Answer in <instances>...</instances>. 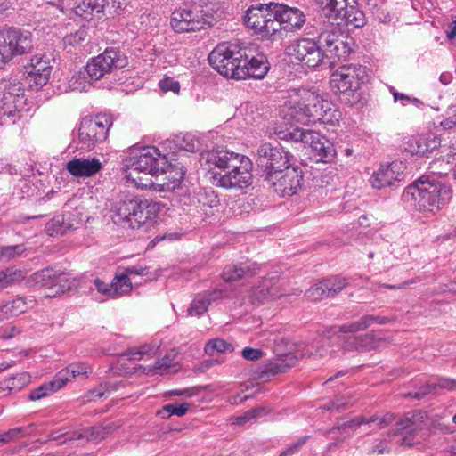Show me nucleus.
Segmentation results:
<instances>
[{"instance_id":"obj_27","label":"nucleus","mask_w":456,"mask_h":456,"mask_svg":"<svg viewBox=\"0 0 456 456\" xmlns=\"http://www.w3.org/2000/svg\"><path fill=\"white\" fill-rule=\"evenodd\" d=\"M310 116H314V121H320L323 124L336 125L342 118L341 111L330 101L326 100L321 107H314L310 110Z\"/></svg>"},{"instance_id":"obj_34","label":"nucleus","mask_w":456,"mask_h":456,"mask_svg":"<svg viewBox=\"0 0 456 456\" xmlns=\"http://www.w3.org/2000/svg\"><path fill=\"white\" fill-rule=\"evenodd\" d=\"M280 297L278 288L273 281V278H265L261 284L253 289L251 300L253 304H260L268 298Z\"/></svg>"},{"instance_id":"obj_16","label":"nucleus","mask_w":456,"mask_h":456,"mask_svg":"<svg viewBox=\"0 0 456 456\" xmlns=\"http://www.w3.org/2000/svg\"><path fill=\"white\" fill-rule=\"evenodd\" d=\"M258 160L265 162V174L267 172L281 170L290 165L293 156L281 146H273L265 142L257 149Z\"/></svg>"},{"instance_id":"obj_6","label":"nucleus","mask_w":456,"mask_h":456,"mask_svg":"<svg viewBox=\"0 0 456 456\" xmlns=\"http://www.w3.org/2000/svg\"><path fill=\"white\" fill-rule=\"evenodd\" d=\"M316 3L331 24L358 28L366 23L365 15L357 7L355 0H316Z\"/></svg>"},{"instance_id":"obj_32","label":"nucleus","mask_w":456,"mask_h":456,"mask_svg":"<svg viewBox=\"0 0 456 456\" xmlns=\"http://www.w3.org/2000/svg\"><path fill=\"white\" fill-rule=\"evenodd\" d=\"M256 264L230 265L224 269L222 277L225 281H235L251 277L256 273Z\"/></svg>"},{"instance_id":"obj_45","label":"nucleus","mask_w":456,"mask_h":456,"mask_svg":"<svg viewBox=\"0 0 456 456\" xmlns=\"http://www.w3.org/2000/svg\"><path fill=\"white\" fill-rule=\"evenodd\" d=\"M176 355L175 354H167L159 359L155 364V370L159 374L176 372L178 370Z\"/></svg>"},{"instance_id":"obj_7","label":"nucleus","mask_w":456,"mask_h":456,"mask_svg":"<svg viewBox=\"0 0 456 456\" xmlns=\"http://www.w3.org/2000/svg\"><path fill=\"white\" fill-rule=\"evenodd\" d=\"M275 3L256 4L249 7L245 14L244 21L248 28L261 38L269 39L280 31V24L276 20Z\"/></svg>"},{"instance_id":"obj_61","label":"nucleus","mask_w":456,"mask_h":456,"mask_svg":"<svg viewBox=\"0 0 456 456\" xmlns=\"http://www.w3.org/2000/svg\"><path fill=\"white\" fill-rule=\"evenodd\" d=\"M16 272L12 269H6L0 272V290L9 287L14 281Z\"/></svg>"},{"instance_id":"obj_55","label":"nucleus","mask_w":456,"mask_h":456,"mask_svg":"<svg viewBox=\"0 0 456 456\" xmlns=\"http://www.w3.org/2000/svg\"><path fill=\"white\" fill-rule=\"evenodd\" d=\"M106 435L105 428L102 427H92L89 429L85 430L84 433L80 434L77 438H86L87 441L102 439Z\"/></svg>"},{"instance_id":"obj_19","label":"nucleus","mask_w":456,"mask_h":456,"mask_svg":"<svg viewBox=\"0 0 456 456\" xmlns=\"http://www.w3.org/2000/svg\"><path fill=\"white\" fill-rule=\"evenodd\" d=\"M237 79H246L248 77L261 79L269 70L266 57L263 54L249 56L245 53L242 57L240 69H238Z\"/></svg>"},{"instance_id":"obj_17","label":"nucleus","mask_w":456,"mask_h":456,"mask_svg":"<svg viewBox=\"0 0 456 456\" xmlns=\"http://www.w3.org/2000/svg\"><path fill=\"white\" fill-rule=\"evenodd\" d=\"M273 7L275 8L276 20L280 24V31L281 29L286 31L300 30L305 24V15L298 8L277 3Z\"/></svg>"},{"instance_id":"obj_23","label":"nucleus","mask_w":456,"mask_h":456,"mask_svg":"<svg viewBox=\"0 0 456 456\" xmlns=\"http://www.w3.org/2000/svg\"><path fill=\"white\" fill-rule=\"evenodd\" d=\"M28 69L30 80L37 89L42 88L49 81L52 67L48 59L38 55L33 56Z\"/></svg>"},{"instance_id":"obj_15","label":"nucleus","mask_w":456,"mask_h":456,"mask_svg":"<svg viewBox=\"0 0 456 456\" xmlns=\"http://www.w3.org/2000/svg\"><path fill=\"white\" fill-rule=\"evenodd\" d=\"M126 59L115 48H107L102 53L92 58L86 66L91 80L97 81L106 74L126 65Z\"/></svg>"},{"instance_id":"obj_8","label":"nucleus","mask_w":456,"mask_h":456,"mask_svg":"<svg viewBox=\"0 0 456 456\" xmlns=\"http://www.w3.org/2000/svg\"><path fill=\"white\" fill-rule=\"evenodd\" d=\"M245 50L235 44L223 42L218 44L209 53L210 65L221 75L237 79Z\"/></svg>"},{"instance_id":"obj_57","label":"nucleus","mask_w":456,"mask_h":456,"mask_svg":"<svg viewBox=\"0 0 456 456\" xmlns=\"http://www.w3.org/2000/svg\"><path fill=\"white\" fill-rule=\"evenodd\" d=\"M264 411V408L250 409L244 414L236 417L234 424L243 425L253 419L258 418Z\"/></svg>"},{"instance_id":"obj_5","label":"nucleus","mask_w":456,"mask_h":456,"mask_svg":"<svg viewBox=\"0 0 456 456\" xmlns=\"http://www.w3.org/2000/svg\"><path fill=\"white\" fill-rule=\"evenodd\" d=\"M326 102L319 94L305 88H293L288 91V100L281 106L280 114L289 122L308 125L314 121L310 110L321 107Z\"/></svg>"},{"instance_id":"obj_38","label":"nucleus","mask_w":456,"mask_h":456,"mask_svg":"<svg viewBox=\"0 0 456 456\" xmlns=\"http://www.w3.org/2000/svg\"><path fill=\"white\" fill-rule=\"evenodd\" d=\"M34 305L32 299L27 300L24 297H16L12 301L4 303L2 307V313L7 317H12L25 313Z\"/></svg>"},{"instance_id":"obj_56","label":"nucleus","mask_w":456,"mask_h":456,"mask_svg":"<svg viewBox=\"0 0 456 456\" xmlns=\"http://www.w3.org/2000/svg\"><path fill=\"white\" fill-rule=\"evenodd\" d=\"M354 348L357 350L368 351L374 347V338L372 336L364 335L354 338Z\"/></svg>"},{"instance_id":"obj_43","label":"nucleus","mask_w":456,"mask_h":456,"mask_svg":"<svg viewBox=\"0 0 456 456\" xmlns=\"http://www.w3.org/2000/svg\"><path fill=\"white\" fill-rule=\"evenodd\" d=\"M27 373H19L0 381L1 390H20L28 383Z\"/></svg>"},{"instance_id":"obj_31","label":"nucleus","mask_w":456,"mask_h":456,"mask_svg":"<svg viewBox=\"0 0 456 456\" xmlns=\"http://www.w3.org/2000/svg\"><path fill=\"white\" fill-rule=\"evenodd\" d=\"M220 296L218 291H205L196 295L187 309L189 316H200L208 309L209 305Z\"/></svg>"},{"instance_id":"obj_44","label":"nucleus","mask_w":456,"mask_h":456,"mask_svg":"<svg viewBox=\"0 0 456 456\" xmlns=\"http://www.w3.org/2000/svg\"><path fill=\"white\" fill-rule=\"evenodd\" d=\"M93 81L94 80H91L87 76L85 69L72 76L69 81V86L72 91L84 92L90 88Z\"/></svg>"},{"instance_id":"obj_26","label":"nucleus","mask_w":456,"mask_h":456,"mask_svg":"<svg viewBox=\"0 0 456 456\" xmlns=\"http://www.w3.org/2000/svg\"><path fill=\"white\" fill-rule=\"evenodd\" d=\"M26 99L23 94H4L3 99L2 115L4 122L15 123L16 119L20 118V112L25 105Z\"/></svg>"},{"instance_id":"obj_20","label":"nucleus","mask_w":456,"mask_h":456,"mask_svg":"<svg viewBox=\"0 0 456 456\" xmlns=\"http://www.w3.org/2000/svg\"><path fill=\"white\" fill-rule=\"evenodd\" d=\"M393 421L394 416L390 413H387L383 417L373 416L370 418H366L363 416H358L354 419L344 422L342 425L334 428L329 433L332 435V438H335L338 433H346L348 429L354 430L361 425H369L370 427L383 428Z\"/></svg>"},{"instance_id":"obj_54","label":"nucleus","mask_w":456,"mask_h":456,"mask_svg":"<svg viewBox=\"0 0 456 456\" xmlns=\"http://www.w3.org/2000/svg\"><path fill=\"white\" fill-rule=\"evenodd\" d=\"M160 90L164 93L172 92L178 94L180 92V84L177 80L170 77H166L159 82Z\"/></svg>"},{"instance_id":"obj_59","label":"nucleus","mask_w":456,"mask_h":456,"mask_svg":"<svg viewBox=\"0 0 456 456\" xmlns=\"http://www.w3.org/2000/svg\"><path fill=\"white\" fill-rule=\"evenodd\" d=\"M129 4V0H108L107 12L110 14H119Z\"/></svg>"},{"instance_id":"obj_49","label":"nucleus","mask_w":456,"mask_h":456,"mask_svg":"<svg viewBox=\"0 0 456 456\" xmlns=\"http://www.w3.org/2000/svg\"><path fill=\"white\" fill-rule=\"evenodd\" d=\"M322 282L324 284V289L327 290L329 297H334L347 284L346 280L340 277H332L322 281Z\"/></svg>"},{"instance_id":"obj_33","label":"nucleus","mask_w":456,"mask_h":456,"mask_svg":"<svg viewBox=\"0 0 456 456\" xmlns=\"http://www.w3.org/2000/svg\"><path fill=\"white\" fill-rule=\"evenodd\" d=\"M70 216L71 214L54 216L45 225L46 234L51 237L62 236L76 229L75 224L70 222Z\"/></svg>"},{"instance_id":"obj_10","label":"nucleus","mask_w":456,"mask_h":456,"mask_svg":"<svg viewBox=\"0 0 456 456\" xmlns=\"http://www.w3.org/2000/svg\"><path fill=\"white\" fill-rule=\"evenodd\" d=\"M33 47L32 34L15 28L0 30V69L13 57L23 55Z\"/></svg>"},{"instance_id":"obj_30","label":"nucleus","mask_w":456,"mask_h":456,"mask_svg":"<svg viewBox=\"0 0 456 456\" xmlns=\"http://www.w3.org/2000/svg\"><path fill=\"white\" fill-rule=\"evenodd\" d=\"M388 318L379 315H364L356 322L346 323L338 327H333L331 328V330H333L334 333L338 331L343 333L357 332L366 330L374 322L378 324H385L388 322Z\"/></svg>"},{"instance_id":"obj_35","label":"nucleus","mask_w":456,"mask_h":456,"mask_svg":"<svg viewBox=\"0 0 456 456\" xmlns=\"http://www.w3.org/2000/svg\"><path fill=\"white\" fill-rule=\"evenodd\" d=\"M108 0H84L76 9L77 15L91 20L95 15L107 12Z\"/></svg>"},{"instance_id":"obj_9","label":"nucleus","mask_w":456,"mask_h":456,"mask_svg":"<svg viewBox=\"0 0 456 456\" xmlns=\"http://www.w3.org/2000/svg\"><path fill=\"white\" fill-rule=\"evenodd\" d=\"M281 138L309 145L317 162L330 163L336 157L333 144L317 131L296 127Z\"/></svg>"},{"instance_id":"obj_46","label":"nucleus","mask_w":456,"mask_h":456,"mask_svg":"<svg viewBox=\"0 0 456 456\" xmlns=\"http://www.w3.org/2000/svg\"><path fill=\"white\" fill-rule=\"evenodd\" d=\"M205 351L209 355H214L215 353H228L233 351L232 344L227 343L225 340L221 338H215L209 340L206 346Z\"/></svg>"},{"instance_id":"obj_58","label":"nucleus","mask_w":456,"mask_h":456,"mask_svg":"<svg viewBox=\"0 0 456 456\" xmlns=\"http://www.w3.org/2000/svg\"><path fill=\"white\" fill-rule=\"evenodd\" d=\"M180 148L186 151L193 152L197 150L199 142L191 134H185L181 140H178Z\"/></svg>"},{"instance_id":"obj_29","label":"nucleus","mask_w":456,"mask_h":456,"mask_svg":"<svg viewBox=\"0 0 456 456\" xmlns=\"http://www.w3.org/2000/svg\"><path fill=\"white\" fill-rule=\"evenodd\" d=\"M92 370V367L87 363L73 362L56 373L57 382L63 387L72 379H86Z\"/></svg>"},{"instance_id":"obj_37","label":"nucleus","mask_w":456,"mask_h":456,"mask_svg":"<svg viewBox=\"0 0 456 456\" xmlns=\"http://www.w3.org/2000/svg\"><path fill=\"white\" fill-rule=\"evenodd\" d=\"M334 45L330 48L324 51L325 59H346L352 52L353 39L347 37H342L337 42H333Z\"/></svg>"},{"instance_id":"obj_13","label":"nucleus","mask_w":456,"mask_h":456,"mask_svg":"<svg viewBox=\"0 0 456 456\" xmlns=\"http://www.w3.org/2000/svg\"><path fill=\"white\" fill-rule=\"evenodd\" d=\"M303 174L298 167H284L266 173L265 181L281 197L295 195L302 185Z\"/></svg>"},{"instance_id":"obj_3","label":"nucleus","mask_w":456,"mask_h":456,"mask_svg":"<svg viewBox=\"0 0 456 456\" xmlns=\"http://www.w3.org/2000/svg\"><path fill=\"white\" fill-rule=\"evenodd\" d=\"M452 187L436 175H423L407 186L402 200L420 212L439 211L451 199Z\"/></svg>"},{"instance_id":"obj_41","label":"nucleus","mask_w":456,"mask_h":456,"mask_svg":"<svg viewBox=\"0 0 456 456\" xmlns=\"http://www.w3.org/2000/svg\"><path fill=\"white\" fill-rule=\"evenodd\" d=\"M330 28L323 29L320 32L318 36V44L324 47L323 50H328L331 45H334L333 42H337L345 37L346 35L342 33L341 29L338 28L339 25L331 24Z\"/></svg>"},{"instance_id":"obj_24","label":"nucleus","mask_w":456,"mask_h":456,"mask_svg":"<svg viewBox=\"0 0 456 456\" xmlns=\"http://www.w3.org/2000/svg\"><path fill=\"white\" fill-rule=\"evenodd\" d=\"M136 205L137 207L134 206V211L132 212L130 226L132 229L153 221L159 211V205L156 202L136 200Z\"/></svg>"},{"instance_id":"obj_48","label":"nucleus","mask_w":456,"mask_h":456,"mask_svg":"<svg viewBox=\"0 0 456 456\" xmlns=\"http://www.w3.org/2000/svg\"><path fill=\"white\" fill-rule=\"evenodd\" d=\"M94 287H91L92 294L95 290L100 296V301L103 302L106 300L113 299L112 289L110 288V283H107L102 281L99 278H96L93 281Z\"/></svg>"},{"instance_id":"obj_25","label":"nucleus","mask_w":456,"mask_h":456,"mask_svg":"<svg viewBox=\"0 0 456 456\" xmlns=\"http://www.w3.org/2000/svg\"><path fill=\"white\" fill-rule=\"evenodd\" d=\"M440 143L441 140L436 135H418L404 143V150L411 155L422 156L436 149Z\"/></svg>"},{"instance_id":"obj_14","label":"nucleus","mask_w":456,"mask_h":456,"mask_svg":"<svg viewBox=\"0 0 456 456\" xmlns=\"http://www.w3.org/2000/svg\"><path fill=\"white\" fill-rule=\"evenodd\" d=\"M288 53L308 68H317L324 63V51L314 38L296 40L288 47Z\"/></svg>"},{"instance_id":"obj_4","label":"nucleus","mask_w":456,"mask_h":456,"mask_svg":"<svg viewBox=\"0 0 456 456\" xmlns=\"http://www.w3.org/2000/svg\"><path fill=\"white\" fill-rule=\"evenodd\" d=\"M366 75L362 65H342L331 74L330 85L342 102L353 106L362 98L361 89Z\"/></svg>"},{"instance_id":"obj_51","label":"nucleus","mask_w":456,"mask_h":456,"mask_svg":"<svg viewBox=\"0 0 456 456\" xmlns=\"http://www.w3.org/2000/svg\"><path fill=\"white\" fill-rule=\"evenodd\" d=\"M24 251L23 245L0 247V258L9 261L20 256Z\"/></svg>"},{"instance_id":"obj_18","label":"nucleus","mask_w":456,"mask_h":456,"mask_svg":"<svg viewBox=\"0 0 456 456\" xmlns=\"http://www.w3.org/2000/svg\"><path fill=\"white\" fill-rule=\"evenodd\" d=\"M403 169L404 167L400 161H393L387 165H381L370 178V183L373 188L378 190L391 186L395 182L403 179Z\"/></svg>"},{"instance_id":"obj_11","label":"nucleus","mask_w":456,"mask_h":456,"mask_svg":"<svg viewBox=\"0 0 456 456\" xmlns=\"http://www.w3.org/2000/svg\"><path fill=\"white\" fill-rule=\"evenodd\" d=\"M214 17L209 10H198L197 7H187L175 10L170 17V25L175 32L188 33L211 26Z\"/></svg>"},{"instance_id":"obj_1","label":"nucleus","mask_w":456,"mask_h":456,"mask_svg":"<svg viewBox=\"0 0 456 456\" xmlns=\"http://www.w3.org/2000/svg\"><path fill=\"white\" fill-rule=\"evenodd\" d=\"M124 178L137 187L143 186L140 173L159 176L169 173L168 179L171 183H167V188L174 189L183 180L184 171L182 167L172 166L168 163L165 154L154 146L132 149L124 159Z\"/></svg>"},{"instance_id":"obj_12","label":"nucleus","mask_w":456,"mask_h":456,"mask_svg":"<svg viewBox=\"0 0 456 456\" xmlns=\"http://www.w3.org/2000/svg\"><path fill=\"white\" fill-rule=\"evenodd\" d=\"M111 126L112 119L109 115L99 114L95 117H86L81 120L79 126V141L87 148H93L107 139Z\"/></svg>"},{"instance_id":"obj_62","label":"nucleus","mask_w":456,"mask_h":456,"mask_svg":"<svg viewBox=\"0 0 456 456\" xmlns=\"http://www.w3.org/2000/svg\"><path fill=\"white\" fill-rule=\"evenodd\" d=\"M123 273L127 277L132 275L145 276L149 273V268L142 265H131L126 267Z\"/></svg>"},{"instance_id":"obj_21","label":"nucleus","mask_w":456,"mask_h":456,"mask_svg":"<svg viewBox=\"0 0 456 456\" xmlns=\"http://www.w3.org/2000/svg\"><path fill=\"white\" fill-rule=\"evenodd\" d=\"M67 171L77 178L92 177L102 169V164L96 158H75L66 164Z\"/></svg>"},{"instance_id":"obj_47","label":"nucleus","mask_w":456,"mask_h":456,"mask_svg":"<svg viewBox=\"0 0 456 456\" xmlns=\"http://www.w3.org/2000/svg\"><path fill=\"white\" fill-rule=\"evenodd\" d=\"M190 404L188 403H183L179 405L169 403L163 406L161 411H158V415H160L163 419L168 418L172 415L182 417L185 415L189 410Z\"/></svg>"},{"instance_id":"obj_60","label":"nucleus","mask_w":456,"mask_h":456,"mask_svg":"<svg viewBox=\"0 0 456 456\" xmlns=\"http://www.w3.org/2000/svg\"><path fill=\"white\" fill-rule=\"evenodd\" d=\"M86 37V31L85 28H80L74 33H71L64 37V43L69 45H79L85 40Z\"/></svg>"},{"instance_id":"obj_36","label":"nucleus","mask_w":456,"mask_h":456,"mask_svg":"<svg viewBox=\"0 0 456 456\" xmlns=\"http://www.w3.org/2000/svg\"><path fill=\"white\" fill-rule=\"evenodd\" d=\"M34 280L37 283H41L43 286H48L49 284L56 285L57 283L64 282L61 285V289L57 290L55 294L63 293L66 289H69L68 280L65 277L57 274V272L52 268L43 269L34 274Z\"/></svg>"},{"instance_id":"obj_22","label":"nucleus","mask_w":456,"mask_h":456,"mask_svg":"<svg viewBox=\"0 0 456 456\" xmlns=\"http://www.w3.org/2000/svg\"><path fill=\"white\" fill-rule=\"evenodd\" d=\"M420 430H422L421 425L407 417L397 422L396 431L394 434V437L395 438L398 436L396 444H399L403 447H411L412 445L419 444L417 436Z\"/></svg>"},{"instance_id":"obj_42","label":"nucleus","mask_w":456,"mask_h":456,"mask_svg":"<svg viewBox=\"0 0 456 456\" xmlns=\"http://www.w3.org/2000/svg\"><path fill=\"white\" fill-rule=\"evenodd\" d=\"M61 388H62V387L61 386L60 382H57V377L55 375L51 381L44 383L32 390L28 395V398L31 401H37L45 396H48L49 395L60 390Z\"/></svg>"},{"instance_id":"obj_50","label":"nucleus","mask_w":456,"mask_h":456,"mask_svg":"<svg viewBox=\"0 0 456 456\" xmlns=\"http://www.w3.org/2000/svg\"><path fill=\"white\" fill-rule=\"evenodd\" d=\"M438 127L444 130L456 129V102L449 106L446 116L439 122Z\"/></svg>"},{"instance_id":"obj_53","label":"nucleus","mask_w":456,"mask_h":456,"mask_svg":"<svg viewBox=\"0 0 456 456\" xmlns=\"http://www.w3.org/2000/svg\"><path fill=\"white\" fill-rule=\"evenodd\" d=\"M159 346L143 345L139 348H132L128 351L127 356L132 360H141L144 355L155 351Z\"/></svg>"},{"instance_id":"obj_39","label":"nucleus","mask_w":456,"mask_h":456,"mask_svg":"<svg viewBox=\"0 0 456 456\" xmlns=\"http://www.w3.org/2000/svg\"><path fill=\"white\" fill-rule=\"evenodd\" d=\"M436 388H444L448 390H456V379H448V378H441L438 379L436 383H428L423 386L419 391L414 394H409V395L420 399L426 395H428L435 391Z\"/></svg>"},{"instance_id":"obj_63","label":"nucleus","mask_w":456,"mask_h":456,"mask_svg":"<svg viewBox=\"0 0 456 456\" xmlns=\"http://www.w3.org/2000/svg\"><path fill=\"white\" fill-rule=\"evenodd\" d=\"M308 439L309 436L301 437L296 443L289 445L284 452H281L280 456H289L297 452Z\"/></svg>"},{"instance_id":"obj_28","label":"nucleus","mask_w":456,"mask_h":456,"mask_svg":"<svg viewBox=\"0 0 456 456\" xmlns=\"http://www.w3.org/2000/svg\"><path fill=\"white\" fill-rule=\"evenodd\" d=\"M136 200L129 199L117 202L111 209L113 222L123 227L131 226L132 212L134 211Z\"/></svg>"},{"instance_id":"obj_40","label":"nucleus","mask_w":456,"mask_h":456,"mask_svg":"<svg viewBox=\"0 0 456 456\" xmlns=\"http://www.w3.org/2000/svg\"><path fill=\"white\" fill-rule=\"evenodd\" d=\"M113 299H118L129 294L133 289V284L129 277L124 273L114 276L110 282Z\"/></svg>"},{"instance_id":"obj_64","label":"nucleus","mask_w":456,"mask_h":456,"mask_svg":"<svg viewBox=\"0 0 456 456\" xmlns=\"http://www.w3.org/2000/svg\"><path fill=\"white\" fill-rule=\"evenodd\" d=\"M22 433L20 428H12L3 434H0L1 444H7L16 438H18Z\"/></svg>"},{"instance_id":"obj_2","label":"nucleus","mask_w":456,"mask_h":456,"mask_svg":"<svg viewBox=\"0 0 456 456\" xmlns=\"http://www.w3.org/2000/svg\"><path fill=\"white\" fill-rule=\"evenodd\" d=\"M207 162L215 185L225 189H242L252 183V161L249 158L227 150L208 153Z\"/></svg>"},{"instance_id":"obj_52","label":"nucleus","mask_w":456,"mask_h":456,"mask_svg":"<svg viewBox=\"0 0 456 456\" xmlns=\"http://www.w3.org/2000/svg\"><path fill=\"white\" fill-rule=\"evenodd\" d=\"M307 297L312 301L322 300L330 297L322 281L316 283L306 291Z\"/></svg>"}]
</instances>
